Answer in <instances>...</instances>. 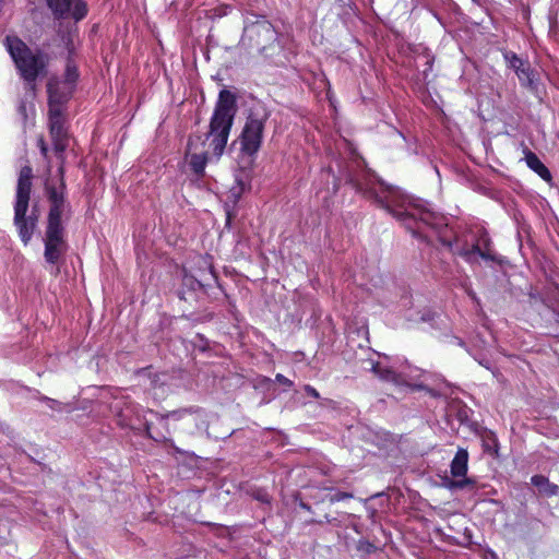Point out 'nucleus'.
I'll list each match as a JSON object with an SVG mask.
<instances>
[{
    "label": "nucleus",
    "instance_id": "1",
    "mask_svg": "<svg viewBox=\"0 0 559 559\" xmlns=\"http://www.w3.org/2000/svg\"><path fill=\"white\" fill-rule=\"evenodd\" d=\"M349 181L357 191L374 199L380 206L402 221L409 229H413L412 222L420 221L426 225L437 227L443 219L442 215L435 212L427 202L413 199L400 189L378 180L374 176L369 175L365 181L350 177Z\"/></svg>",
    "mask_w": 559,
    "mask_h": 559
},
{
    "label": "nucleus",
    "instance_id": "2",
    "mask_svg": "<svg viewBox=\"0 0 559 559\" xmlns=\"http://www.w3.org/2000/svg\"><path fill=\"white\" fill-rule=\"evenodd\" d=\"M235 111V96L223 90L211 119L210 131L205 136L194 134L188 142L186 157L195 174H203L206 163L218 159L223 154Z\"/></svg>",
    "mask_w": 559,
    "mask_h": 559
},
{
    "label": "nucleus",
    "instance_id": "3",
    "mask_svg": "<svg viewBox=\"0 0 559 559\" xmlns=\"http://www.w3.org/2000/svg\"><path fill=\"white\" fill-rule=\"evenodd\" d=\"M62 166L59 168L60 180L58 186L47 180L46 191L50 202L48 223L44 236L45 252L44 257L47 263L56 264L64 254L67 245L64 241L63 227L61 225V215L64 209L62 179Z\"/></svg>",
    "mask_w": 559,
    "mask_h": 559
},
{
    "label": "nucleus",
    "instance_id": "4",
    "mask_svg": "<svg viewBox=\"0 0 559 559\" xmlns=\"http://www.w3.org/2000/svg\"><path fill=\"white\" fill-rule=\"evenodd\" d=\"M7 49L13 59L20 75L29 84L32 93L35 92L34 82L39 75H45L49 64V57L40 50H32L15 36L5 39Z\"/></svg>",
    "mask_w": 559,
    "mask_h": 559
},
{
    "label": "nucleus",
    "instance_id": "5",
    "mask_svg": "<svg viewBox=\"0 0 559 559\" xmlns=\"http://www.w3.org/2000/svg\"><path fill=\"white\" fill-rule=\"evenodd\" d=\"M32 168L25 166L21 169L16 188L14 205V225L24 246H27L36 230L38 216L33 211L26 215L32 189Z\"/></svg>",
    "mask_w": 559,
    "mask_h": 559
},
{
    "label": "nucleus",
    "instance_id": "6",
    "mask_svg": "<svg viewBox=\"0 0 559 559\" xmlns=\"http://www.w3.org/2000/svg\"><path fill=\"white\" fill-rule=\"evenodd\" d=\"M47 90L49 98L50 134L53 141L55 151L57 153H62L68 145V140L63 130L61 105L68 99L72 93V88L70 85H66L52 78L48 82Z\"/></svg>",
    "mask_w": 559,
    "mask_h": 559
},
{
    "label": "nucleus",
    "instance_id": "7",
    "mask_svg": "<svg viewBox=\"0 0 559 559\" xmlns=\"http://www.w3.org/2000/svg\"><path fill=\"white\" fill-rule=\"evenodd\" d=\"M247 155H251L261 145L263 127L269 115L265 106L255 98L247 100Z\"/></svg>",
    "mask_w": 559,
    "mask_h": 559
},
{
    "label": "nucleus",
    "instance_id": "8",
    "mask_svg": "<svg viewBox=\"0 0 559 559\" xmlns=\"http://www.w3.org/2000/svg\"><path fill=\"white\" fill-rule=\"evenodd\" d=\"M247 33L265 57H273L275 50L280 49L277 33L269 21L261 20L247 25Z\"/></svg>",
    "mask_w": 559,
    "mask_h": 559
},
{
    "label": "nucleus",
    "instance_id": "9",
    "mask_svg": "<svg viewBox=\"0 0 559 559\" xmlns=\"http://www.w3.org/2000/svg\"><path fill=\"white\" fill-rule=\"evenodd\" d=\"M453 251L469 263L476 262L478 258L484 260H495V255L490 250V241L487 236L480 237L477 242L471 247L459 248L456 246Z\"/></svg>",
    "mask_w": 559,
    "mask_h": 559
},
{
    "label": "nucleus",
    "instance_id": "10",
    "mask_svg": "<svg viewBox=\"0 0 559 559\" xmlns=\"http://www.w3.org/2000/svg\"><path fill=\"white\" fill-rule=\"evenodd\" d=\"M51 10L60 15H71L76 21L83 19L86 13V3L83 0H47Z\"/></svg>",
    "mask_w": 559,
    "mask_h": 559
},
{
    "label": "nucleus",
    "instance_id": "11",
    "mask_svg": "<svg viewBox=\"0 0 559 559\" xmlns=\"http://www.w3.org/2000/svg\"><path fill=\"white\" fill-rule=\"evenodd\" d=\"M503 57L508 67L515 72L520 83L523 86L532 87L534 79L530 63L512 51L504 52Z\"/></svg>",
    "mask_w": 559,
    "mask_h": 559
},
{
    "label": "nucleus",
    "instance_id": "12",
    "mask_svg": "<svg viewBox=\"0 0 559 559\" xmlns=\"http://www.w3.org/2000/svg\"><path fill=\"white\" fill-rule=\"evenodd\" d=\"M468 453L464 449H460L451 463V473L455 478L456 485H462L467 472Z\"/></svg>",
    "mask_w": 559,
    "mask_h": 559
},
{
    "label": "nucleus",
    "instance_id": "13",
    "mask_svg": "<svg viewBox=\"0 0 559 559\" xmlns=\"http://www.w3.org/2000/svg\"><path fill=\"white\" fill-rule=\"evenodd\" d=\"M525 162L530 169L536 173L542 179L545 181L551 180V175L548 168L543 164V162L538 158V156L531 152H525Z\"/></svg>",
    "mask_w": 559,
    "mask_h": 559
},
{
    "label": "nucleus",
    "instance_id": "14",
    "mask_svg": "<svg viewBox=\"0 0 559 559\" xmlns=\"http://www.w3.org/2000/svg\"><path fill=\"white\" fill-rule=\"evenodd\" d=\"M372 371L384 381L392 382L397 385L404 383V379L400 373H396L391 368L382 366L380 362L372 365Z\"/></svg>",
    "mask_w": 559,
    "mask_h": 559
},
{
    "label": "nucleus",
    "instance_id": "15",
    "mask_svg": "<svg viewBox=\"0 0 559 559\" xmlns=\"http://www.w3.org/2000/svg\"><path fill=\"white\" fill-rule=\"evenodd\" d=\"M11 522L5 518H0V547L9 542L11 536Z\"/></svg>",
    "mask_w": 559,
    "mask_h": 559
},
{
    "label": "nucleus",
    "instance_id": "16",
    "mask_svg": "<svg viewBox=\"0 0 559 559\" xmlns=\"http://www.w3.org/2000/svg\"><path fill=\"white\" fill-rule=\"evenodd\" d=\"M78 78V72L75 66L68 63L66 71V80L62 82L66 85H70L73 88V83Z\"/></svg>",
    "mask_w": 559,
    "mask_h": 559
},
{
    "label": "nucleus",
    "instance_id": "17",
    "mask_svg": "<svg viewBox=\"0 0 559 559\" xmlns=\"http://www.w3.org/2000/svg\"><path fill=\"white\" fill-rule=\"evenodd\" d=\"M195 415L188 412V411H178L167 414V418L178 420V419H187V420H194Z\"/></svg>",
    "mask_w": 559,
    "mask_h": 559
},
{
    "label": "nucleus",
    "instance_id": "18",
    "mask_svg": "<svg viewBox=\"0 0 559 559\" xmlns=\"http://www.w3.org/2000/svg\"><path fill=\"white\" fill-rule=\"evenodd\" d=\"M547 483V479L544 476H533L532 484L538 488H542Z\"/></svg>",
    "mask_w": 559,
    "mask_h": 559
},
{
    "label": "nucleus",
    "instance_id": "19",
    "mask_svg": "<svg viewBox=\"0 0 559 559\" xmlns=\"http://www.w3.org/2000/svg\"><path fill=\"white\" fill-rule=\"evenodd\" d=\"M275 380H276L278 383L283 384V385L290 386V385L293 384V382H292L289 379H287L286 377H284L283 374H280V373H278V374H276Z\"/></svg>",
    "mask_w": 559,
    "mask_h": 559
},
{
    "label": "nucleus",
    "instance_id": "20",
    "mask_svg": "<svg viewBox=\"0 0 559 559\" xmlns=\"http://www.w3.org/2000/svg\"><path fill=\"white\" fill-rule=\"evenodd\" d=\"M305 391L307 392V394H309L310 396L314 397V399H319V392L312 388L311 385H306L305 386Z\"/></svg>",
    "mask_w": 559,
    "mask_h": 559
},
{
    "label": "nucleus",
    "instance_id": "21",
    "mask_svg": "<svg viewBox=\"0 0 559 559\" xmlns=\"http://www.w3.org/2000/svg\"><path fill=\"white\" fill-rule=\"evenodd\" d=\"M352 497H353V496H352L350 493H346V492H344V493H338V495H336V496H334V497H331V501H340V500H342V499L352 498Z\"/></svg>",
    "mask_w": 559,
    "mask_h": 559
},
{
    "label": "nucleus",
    "instance_id": "22",
    "mask_svg": "<svg viewBox=\"0 0 559 559\" xmlns=\"http://www.w3.org/2000/svg\"><path fill=\"white\" fill-rule=\"evenodd\" d=\"M38 143H39L41 154L44 156H47L48 148H47V145L45 144L44 140L40 139Z\"/></svg>",
    "mask_w": 559,
    "mask_h": 559
},
{
    "label": "nucleus",
    "instance_id": "23",
    "mask_svg": "<svg viewBox=\"0 0 559 559\" xmlns=\"http://www.w3.org/2000/svg\"><path fill=\"white\" fill-rule=\"evenodd\" d=\"M238 144L240 146V150H245V131H242L241 135L238 139Z\"/></svg>",
    "mask_w": 559,
    "mask_h": 559
},
{
    "label": "nucleus",
    "instance_id": "24",
    "mask_svg": "<svg viewBox=\"0 0 559 559\" xmlns=\"http://www.w3.org/2000/svg\"><path fill=\"white\" fill-rule=\"evenodd\" d=\"M466 293L472 297L473 300H477L475 293L471 288H466Z\"/></svg>",
    "mask_w": 559,
    "mask_h": 559
},
{
    "label": "nucleus",
    "instance_id": "25",
    "mask_svg": "<svg viewBox=\"0 0 559 559\" xmlns=\"http://www.w3.org/2000/svg\"><path fill=\"white\" fill-rule=\"evenodd\" d=\"M20 110H21V111H24V110H25V106H24V105H22V106L20 107Z\"/></svg>",
    "mask_w": 559,
    "mask_h": 559
}]
</instances>
